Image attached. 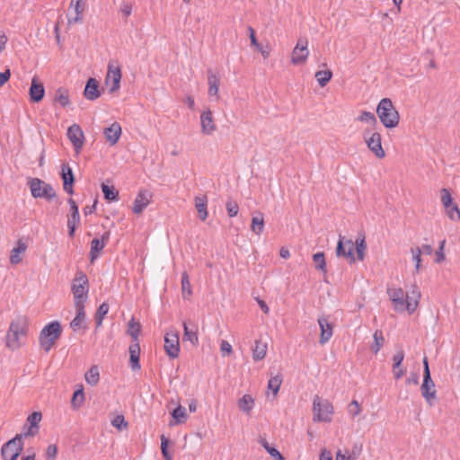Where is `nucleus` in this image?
<instances>
[{
	"mask_svg": "<svg viewBox=\"0 0 460 460\" xmlns=\"http://www.w3.org/2000/svg\"><path fill=\"white\" fill-rule=\"evenodd\" d=\"M28 322L25 316H18L12 321L6 334V346L12 350L19 349L22 345L21 340L27 335Z\"/></svg>",
	"mask_w": 460,
	"mask_h": 460,
	"instance_id": "obj_1",
	"label": "nucleus"
},
{
	"mask_svg": "<svg viewBox=\"0 0 460 460\" xmlns=\"http://www.w3.org/2000/svg\"><path fill=\"white\" fill-rule=\"evenodd\" d=\"M376 113L381 123L387 128H395L400 120V115L391 99L383 98L376 107Z\"/></svg>",
	"mask_w": 460,
	"mask_h": 460,
	"instance_id": "obj_2",
	"label": "nucleus"
},
{
	"mask_svg": "<svg viewBox=\"0 0 460 460\" xmlns=\"http://www.w3.org/2000/svg\"><path fill=\"white\" fill-rule=\"evenodd\" d=\"M61 333L62 328L58 321L49 323L40 332L39 342L40 348L45 352H49L55 345L57 340L59 339Z\"/></svg>",
	"mask_w": 460,
	"mask_h": 460,
	"instance_id": "obj_3",
	"label": "nucleus"
},
{
	"mask_svg": "<svg viewBox=\"0 0 460 460\" xmlns=\"http://www.w3.org/2000/svg\"><path fill=\"white\" fill-rule=\"evenodd\" d=\"M333 413L332 404L325 399L315 395L313 401V420L314 422H330Z\"/></svg>",
	"mask_w": 460,
	"mask_h": 460,
	"instance_id": "obj_4",
	"label": "nucleus"
},
{
	"mask_svg": "<svg viewBox=\"0 0 460 460\" xmlns=\"http://www.w3.org/2000/svg\"><path fill=\"white\" fill-rule=\"evenodd\" d=\"M31 196L35 199H45L48 201L52 200L57 197L56 191L51 184L39 178H31L28 181Z\"/></svg>",
	"mask_w": 460,
	"mask_h": 460,
	"instance_id": "obj_5",
	"label": "nucleus"
},
{
	"mask_svg": "<svg viewBox=\"0 0 460 460\" xmlns=\"http://www.w3.org/2000/svg\"><path fill=\"white\" fill-rule=\"evenodd\" d=\"M89 288V281L85 273L79 271L73 280L72 292L75 303L84 305Z\"/></svg>",
	"mask_w": 460,
	"mask_h": 460,
	"instance_id": "obj_6",
	"label": "nucleus"
},
{
	"mask_svg": "<svg viewBox=\"0 0 460 460\" xmlns=\"http://www.w3.org/2000/svg\"><path fill=\"white\" fill-rule=\"evenodd\" d=\"M22 449V436H15L3 445L1 448L2 458L3 460H17Z\"/></svg>",
	"mask_w": 460,
	"mask_h": 460,
	"instance_id": "obj_7",
	"label": "nucleus"
},
{
	"mask_svg": "<svg viewBox=\"0 0 460 460\" xmlns=\"http://www.w3.org/2000/svg\"><path fill=\"white\" fill-rule=\"evenodd\" d=\"M363 137L369 150L373 152L377 158L385 157V153L382 147V137L380 133L365 130Z\"/></svg>",
	"mask_w": 460,
	"mask_h": 460,
	"instance_id": "obj_8",
	"label": "nucleus"
},
{
	"mask_svg": "<svg viewBox=\"0 0 460 460\" xmlns=\"http://www.w3.org/2000/svg\"><path fill=\"white\" fill-rule=\"evenodd\" d=\"M120 80H121V71L117 60H111L108 63L107 67V75L105 78V84L110 85L111 82V86L110 92H115L120 87Z\"/></svg>",
	"mask_w": 460,
	"mask_h": 460,
	"instance_id": "obj_9",
	"label": "nucleus"
},
{
	"mask_svg": "<svg viewBox=\"0 0 460 460\" xmlns=\"http://www.w3.org/2000/svg\"><path fill=\"white\" fill-rule=\"evenodd\" d=\"M354 248L355 244L352 240L340 236L336 247V255L338 257L345 258L349 263H353L356 261Z\"/></svg>",
	"mask_w": 460,
	"mask_h": 460,
	"instance_id": "obj_10",
	"label": "nucleus"
},
{
	"mask_svg": "<svg viewBox=\"0 0 460 460\" xmlns=\"http://www.w3.org/2000/svg\"><path fill=\"white\" fill-rule=\"evenodd\" d=\"M420 392L427 403L429 406H433L437 400V391L435 388V383L431 378V375L423 376V382L420 385Z\"/></svg>",
	"mask_w": 460,
	"mask_h": 460,
	"instance_id": "obj_11",
	"label": "nucleus"
},
{
	"mask_svg": "<svg viewBox=\"0 0 460 460\" xmlns=\"http://www.w3.org/2000/svg\"><path fill=\"white\" fill-rule=\"evenodd\" d=\"M164 349L171 358L179 356L180 343L177 332H167L164 336Z\"/></svg>",
	"mask_w": 460,
	"mask_h": 460,
	"instance_id": "obj_12",
	"label": "nucleus"
},
{
	"mask_svg": "<svg viewBox=\"0 0 460 460\" xmlns=\"http://www.w3.org/2000/svg\"><path fill=\"white\" fill-rule=\"evenodd\" d=\"M68 139L71 141L75 150L79 152L84 146V132L78 124L70 126L66 132Z\"/></svg>",
	"mask_w": 460,
	"mask_h": 460,
	"instance_id": "obj_13",
	"label": "nucleus"
},
{
	"mask_svg": "<svg viewBox=\"0 0 460 460\" xmlns=\"http://www.w3.org/2000/svg\"><path fill=\"white\" fill-rule=\"evenodd\" d=\"M61 178L63 181V189L65 192L72 195L74 193L73 184L75 182V176L72 168L67 164H63L61 166Z\"/></svg>",
	"mask_w": 460,
	"mask_h": 460,
	"instance_id": "obj_14",
	"label": "nucleus"
},
{
	"mask_svg": "<svg viewBox=\"0 0 460 460\" xmlns=\"http://www.w3.org/2000/svg\"><path fill=\"white\" fill-rule=\"evenodd\" d=\"M151 199L152 195L148 190H140L133 202L132 211L140 214L150 204Z\"/></svg>",
	"mask_w": 460,
	"mask_h": 460,
	"instance_id": "obj_15",
	"label": "nucleus"
},
{
	"mask_svg": "<svg viewBox=\"0 0 460 460\" xmlns=\"http://www.w3.org/2000/svg\"><path fill=\"white\" fill-rule=\"evenodd\" d=\"M317 322L321 330L319 343L323 345L327 343L332 337L333 325L329 323L326 317L323 316L318 318Z\"/></svg>",
	"mask_w": 460,
	"mask_h": 460,
	"instance_id": "obj_16",
	"label": "nucleus"
},
{
	"mask_svg": "<svg viewBox=\"0 0 460 460\" xmlns=\"http://www.w3.org/2000/svg\"><path fill=\"white\" fill-rule=\"evenodd\" d=\"M300 45L301 43H297L292 53L291 62L294 65L304 64L309 55V50L307 49V40H304V45L302 47H300Z\"/></svg>",
	"mask_w": 460,
	"mask_h": 460,
	"instance_id": "obj_17",
	"label": "nucleus"
},
{
	"mask_svg": "<svg viewBox=\"0 0 460 460\" xmlns=\"http://www.w3.org/2000/svg\"><path fill=\"white\" fill-rule=\"evenodd\" d=\"M388 296L394 303L396 311H402L405 305V294L402 288H389Z\"/></svg>",
	"mask_w": 460,
	"mask_h": 460,
	"instance_id": "obj_18",
	"label": "nucleus"
},
{
	"mask_svg": "<svg viewBox=\"0 0 460 460\" xmlns=\"http://www.w3.org/2000/svg\"><path fill=\"white\" fill-rule=\"evenodd\" d=\"M75 317L71 321L70 327L74 331H77L80 329H85L84 320H85V312H84V305L78 303H75Z\"/></svg>",
	"mask_w": 460,
	"mask_h": 460,
	"instance_id": "obj_19",
	"label": "nucleus"
},
{
	"mask_svg": "<svg viewBox=\"0 0 460 460\" xmlns=\"http://www.w3.org/2000/svg\"><path fill=\"white\" fill-rule=\"evenodd\" d=\"M420 298V292L418 288L414 285L412 286V289L406 295L405 297V305L404 308L407 309L409 314H412L419 305V300Z\"/></svg>",
	"mask_w": 460,
	"mask_h": 460,
	"instance_id": "obj_20",
	"label": "nucleus"
},
{
	"mask_svg": "<svg viewBox=\"0 0 460 460\" xmlns=\"http://www.w3.org/2000/svg\"><path fill=\"white\" fill-rule=\"evenodd\" d=\"M201 131L206 135H210L216 130V125L213 120V115L210 110L204 111L200 115Z\"/></svg>",
	"mask_w": 460,
	"mask_h": 460,
	"instance_id": "obj_21",
	"label": "nucleus"
},
{
	"mask_svg": "<svg viewBox=\"0 0 460 460\" xmlns=\"http://www.w3.org/2000/svg\"><path fill=\"white\" fill-rule=\"evenodd\" d=\"M110 238V233L106 232L102 234V238H93L91 242V260L92 261H94L98 256L99 253L103 250L105 246V241L109 240Z\"/></svg>",
	"mask_w": 460,
	"mask_h": 460,
	"instance_id": "obj_22",
	"label": "nucleus"
},
{
	"mask_svg": "<svg viewBox=\"0 0 460 460\" xmlns=\"http://www.w3.org/2000/svg\"><path fill=\"white\" fill-rule=\"evenodd\" d=\"M84 96L89 101H94L100 97L99 83L94 78H89L86 82Z\"/></svg>",
	"mask_w": 460,
	"mask_h": 460,
	"instance_id": "obj_23",
	"label": "nucleus"
},
{
	"mask_svg": "<svg viewBox=\"0 0 460 460\" xmlns=\"http://www.w3.org/2000/svg\"><path fill=\"white\" fill-rule=\"evenodd\" d=\"M103 134L107 142L113 146L118 142L121 135V127L118 122H113L110 127L104 128Z\"/></svg>",
	"mask_w": 460,
	"mask_h": 460,
	"instance_id": "obj_24",
	"label": "nucleus"
},
{
	"mask_svg": "<svg viewBox=\"0 0 460 460\" xmlns=\"http://www.w3.org/2000/svg\"><path fill=\"white\" fill-rule=\"evenodd\" d=\"M30 98L33 102H40L45 94V89L41 83L38 81L36 77H34L31 81V84L30 87Z\"/></svg>",
	"mask_w": 460,
	"mask_h": 460,
	"instance_id": "obj_25",
	"label": "nucleus"
},
{
	"mask_svg": "<svg viewBox=\"0 0 460 460\" xmlns=\"http://www.w3.org/2000/svg\"><path fill=\"white\" fill-rule=\"evenodd\" d=\"M129 366L133 371L139 370L141 368L139 363L140 357V346L138 342H133L129 348Z\"/></svg>",
	"mask_w": 460,
	"mask_h": 460,
	"instance_id": "obj_26",
	"label": "nucleus"
},
{
	"mask_svg": "<svg viewBox=\"0 0 460 460\" xmlns=\"http://www.w3.org/2000/svg\"><path fill=\"white\" fill-rule=\"evenodd\" d=\"M195 208L200 220L205 221L208 217V198L206 195L195 197Z\"/></svg>",
	"mask_w": 460,
	"mask_h": 460,
	"instance_id": "obj_27",
	"label": "nucleus"
},
{
	"mask_svg": "<svg viewBox=\"0 0 460 460\" xmlns=\"http://www.w3.org/2000/svg\"><path fill=\"white\" fill-rule=\"evenodd\" d=\"M264 216L257 212L252 217L251 230L257 235H261L264 231Z\"/></svg>",
	"mask_w": 460,
	"mask_h": 460,
	"instance_id": "obj_28",
	"label": "nucleus"
},
{
	"mask_svg": "<svg viewBox=\"0 0 460 460\" xmlns=\"http://www.w3.org/2000/svg\"><path fill=\"white\" fill-rule=\"evenodd\" d=\"M26 249L27 245L22 240H19L16 247L11 251L10 262L13 265L20 263L22 260L20 254L24 253Z\"/></svg>",
	"mask_w": 460,
	"mask_h": 460,
	"instance_id": "obj_29",
	"label": "nucleus"
},
{
	"mask_svg": "<svg viewBox=\"0 0 460 460\" xmlns=\"http://www.w3.org/2000/svg\"><path fill=\"white\" fill-rule=\"evenodd\" d=\"M208 81L209 84L208 93L209 95H217L218 88L220 84V78L218 75L212 73L211 70L208 72Z\"/></svg>",
	"mask_w": 460,
	"mask_h": 460,
	"instance_id": "obj_30",
	"label": "nucleus"
},
{
	"mask_svg": "<svg viewBox=\"0 0 460 460\" xmlns=\"http://www.w3.org/2000/svg\"><path fill=\"white\" fill-rule=\"evenodd\" d=\"M67 202L70 206V214L68 215L67 225H70V224H77L78 225L80 222V215H79L78 207L73 199H68Z\"/></svg>",
	"mask_w": 460,
	"mask_h": 460,
	"instance_id": "obj_31",
	"label": "nucleus"
},
{
	"mask_svg": "<svg viewBox=\"0 0 460 460\" xmlns=\"http://www.w3.org/2000/svg\"><path fill=\"white\" fill-rule=\"evenodd\" d=\"M267 343L261 342V341H255V345L252 349V358L254 360H261L265 358L267 353Z\"/></svg>",
	"mask_w": 460,
	"mask_h": 460,
	"instance_id": "obj_32",
	"label": "nucleus"
},
{
	"mask_svg": "<svg viewBox=\"0 0 460 460\" xmlns=\"http://www.w3.org/2000/svg\"><path fill=\"white\" fill-rule=\"evenodd\" d=\"M373 340H374V341L371 346V350L375 354H377L385 343V338L383 335V332L381 330H376L373 334Z\"/></svg>",
	"mask_w": 460,
	"mask_h": 460,
	"instance_id": "obj_33",
	"label": "nucleus"
},
{
	"mask_svg": "<svg viewBox=\"0 0 460 460\" xmlns=\"http://www.w3.org/2000/svg\"><path fill=\"white\" fill-rule=\"evenodd\" d=\"M102 190L106 200L116 201L119 199V191L113 186H109L105 183H102Z\"/></svg>",
	"mask_w": 460,
	"mask_h": 460,
	"instance_id": "obj_34",
	"label": "nucleus"
},
{
	"mask_svg": "<svg viewBox=\"0 0 460 460\" xmlns=\"http://www.w3.org/2000/svg\"><path fill=\"white\" fill-rule=\"evenodd\" d=\"M254 406V400L250 394H244L238 401V407L244 412H249Z\"/></svg>",
	"mask_w": 460,
	"mask_h": 460,
	"instance_id": "obj_35",
	"label": "nucleus"
},
{
	"mask_svg": "<svg viewBox=\"0 0 460 460\" xmlns=\"http://www.w3.org/2000/svg\"><path fill=\"white\" fill-rule=\"evenodd\" d=\"M354 244H355L354 250H356L357 258L358 261H362L365 258V252L367 250V243L365 241V237L363 236L361 238H357Z\"/></svg>",
	"mask_w": 460,
	"mask_h": 460,
	"instance_id": "obj_36",
	"label": "nucleus"
},
{
	"mask_svg": "<svg viewBox=\"0 0 460 460\" xmlns=\"http://www.w3.org/2000/svg\"><path fill=\"white\" fill-rule=\"evenodd\" d=\"M332 77V72L329 69L327 70H320L315 73V78L318 82L319 85L323 87L325 86L329 81Z\"/></svg>",
	"mask_w": 460,
	"mask_h": 460,
	"instance_id": "obj_37",
	"label": "nucleus"
},
{
	"mask_svg": "<svg viewBox=\"0 0 460 460\" xmlns=\"http://www.w3.org/2000/svg\"><path fill=\"white\" fill-rule=\"evenodd\" d=\"M100 374L97 367H92L86 373H85V381L88 385L93 386L97 385L99 381Z\"/></svg>",
	"mask_w": 460,
	"mask_h": 460,
	"instance_id": "obj_38",
	"label": "nucleus"
},
{
	"mask_svg": "<svg viewBox=\"0 0 460 460\" xmlns=\"http://www.w3.org/2000/svg\"><path fill=\"white\" fill-rule=\"evenodd\" d=\"M108 312L109 305L106 302H103L102 304L100 305L95 314V322L97 328L102 324L103 318L108 314Z\"/></svg>",
	"mask_w": 460,
	"mask_h": 460,
	"instance_id": "obj_39",
	"label": "nucleus"
},
{
	"mask_svg": "<svg viewBox=\"0 0 460 460\" xmlns=\"http://www.w3.org/2000/svg\"><path fill=\"white\" fill-rule=\"evenodd\" d=\"M55 101L59 102L62 107H66L69 104L68 92L64 88H58L55 95Z\"/></svg>",
	"mask_w": 460,
	"mask_h": 460,
	"instance_id": "obj_40",
	"label": "nucleus"
},
{
	"mask_svg": "<svg viewBox=\"0 0 460 460\" xmlns=\"http://www.w3.org/2000/svg\"><path fill=\"white\" fill-rule=\"evenodd\" d=\"M141 326L138 323L132 318L128 323V333L132 337L134 342H138V335L140 333Z\"/></svg>",
	"mask_w": 460,
	"mask_h": 460,
	"instance_id": "obj_41",
	"label": "nucleus"
},
{
	"mask_svg": "<svg viewBox=\"0 0 460 460\" xmlns=\"http://www.w3.org/2000/svg\"><path fill=\"white\" fill-rule=\"evenodd\" d=\"M183 340L189 341L193 345H198L199 343V338L196 331H191L189 329L186 323H183Z\"/></svg>",
	"mask_w": 460,
	"mask_h": 460,
	"instance_id": "obj_42",
	"label": "nucleus"
},
{
	"mask_svg": "<svg viewBox=\"0 0 460 460\" xmlns=\"http://www.w3.org/2000/svg\"><path fill=\"white\" fill-rule=\"evenodd\" d=\"M282 384V376L281 375H277L275 376H271L268 383V388L270 389L274 395L279 391V387Z\"/></svg>",
	"mask_w": 460,
	"mask_h": 460,
	"instance_id": "obj_43",
	"label": "nucleus"
},
{
	"mask_svg": "<svg viewBox=\"0 0 460 460\" xmlns=\"http://www.w3.org/2000/svg\"><path fill=\"white\" fill-rule=\"evenodd\" d=\"M172 415L175 419L177 423H182L187 420L186 409L181 405L176 407L172 411Z\"/></svg>",
	"mask_w": 460,
	"mask_h": 460,
	"instance_id": "obj_44",
	"label": "nucleus"
},
{
	"mask_svg": "<svg viewBox=\"0 0 460 460\" xmlns=\"http://www.w3.org/2000/svg\"><path fill=\"white\" fill-rule=\"evenodd\" d=\"M313 261L317 270L326 271V262L323 252H316L313 255Z\"/></svg>",
	"mask_w": 460,
	"mask_h": 460,
	"instance_id": "obj_45",
	"label": "nucleus"
},
{
	"mask_svg": "<svg viewBox=\"0 0 460 460\" xmlns=\"http://www.w3.org/2000/svg\"><path fill=\"white\" fill-rule=\"evenodd\" d=\"M358 120L362 122H367L371 125H376L377 119L374 113L367 111H361L360 115L358 117Z\"/></svg>",
	"mask_w": 460,
	"mask_h": 460,
	"instance_id": "obj_46",
	"label": "nucleus"
},
{
	"mask_svg": "<svg viewBox=\"0 0 460 460\" xmlns=\"http://www.w3.org/2000/svg\"><path fill=\"white\" fill-rule=\"evenodd\" d=\"M261 445L266 449V451L272 456L275 460H283L284 457L281 453L275 447L269 445L266 440L261 441Z\"/></svg>",
	"mask_w": 460,
	"mask_h": 460,
	"instance_id": "obj_47",
	"label": "nucleus"
},
{
	"mask_svg": "<svg viewBox=\"0 0 460 460\" xmlns=\"http://www.w3.org/2000/svg\"><path fill=\"white\" fill-rule=\"evenodd\" d=\"M440 199L444 208H448L451 204H453V199L451 196V192L448 189L443 188L440 190Z\"/></svg>",
	"mask_w": 460,
	"mask_h": 460,
	"instance_id": "obj_48",
	"label": "nucleus"
},
{
	"mask_svg": "<svg viewBox=\"0 0 460 460\" xmlns=\"http://www.w3.org/2000/svg\"><path fill=\"white\" fill-rule=\"evenodd\" d=\"M84 400V394L83 389L76 390L72 397L71 404L74 408H78L82 405Z\"/></svg>",
	"mask_w": 460,
	"mask_h": 460,
	"instance_id": "obj_49",
	"label": "nucleus"
},
{
	"mask_svg": "<svg viewBox=\"0 0 460 460\" xmlns=\"http://www.w3.org/2000/svg\"><path fill=\"white\" fill-rule=\"evenodd\" d=\"M226 208L227 211V214L230 217H234L237 216L239 211V206L236 201L233 199H228L226 203Z\"/></svg>",
	"mask_w": 460,
	"mask_h": 460,
	"instance_id": "obj_50",
	"label": "nucleus"
},
{
	"mask_svg": "<svg viewBox=\"0 0 460 460\" xmlns=\"http://www.w3.org/2000/svg\"><path fill=\"white\" fill-rule=\"evenodd\" d=\"M168 444H169L168 438L164 435H162L161 436L162 455H163L164 460H172V456L168 451Z\"/></svg>",
	"mask_w": 460,
	"mask_h": 460,
	"instance_id": "obj_51",
	"label": "nucleus"
},
{
	"mask_svg": "<svg viewBox=\"0 0 460 460\" xmlns=\"http://www.w3.org/2000/svg\"><path fill=\"white\" fill-rule=\"evenodd\" d=\"M181 290L184 297L186 294L188 296H190L192 294L189 276L186 272L182 273L181 275Z\"/></svg>",
	"mask_w": 460,
	"mask_h": 460,
	"instance_id": "obj_52",
	"label": "nucleus"
},
{
	"mask_svg": "<svg viewBox=\"0 0 460 460\" xmlns=\"http://www.w3.org/2000/svg\"><path fill=\"white\" fill-rule=\"evenodd\" d=\"M111 425L119 430H122L128 427V422L125 420L123 415H117L112 420Z\"/></svg>",
	"mask_w": 460,
	"mask_h": 460,
	"instance_id": "obj_53",
	"label": "nucleus"
},
{
	"mask_svg": "<svg viewBox=\"0 0 460 460\" xmlns=\"http://www.w3.org/2000/svg\"><path fill=\"white\" fill-rule=\"evenodd\" d=\"M71 6H74L75 11L76 13V17L75 19V22L81 20L80 15L84 12V3L82 0H71Z\"/></svg>",
	"mask_w": 460,
	"mask_h": 460,
	"instance_id": "obj_54",
	"label": "nucleus"
},
{
	"mask_svg": "<svg viewBox=\"0 0 460 460\" xmlns=\"http://www.w3.org/2000/svg\"><path fill=\"white\" fill-rule=\"evenodd\" d=\"M404 358V352L400 349L393 357V370L399 368Z\"/></svg>",
	"mask_w": 460,
	"mask_h": 460,
	"instance_id": "obj_55",
	"label": "nucleus"
},
{
	"mask_svg": "<svg viewBox=\"0 0 460 460\" xmlns=\"http://www.w3.org/2000/svg\"><path fill=\"white\" fill-rule=\"evenodd\" d=\"M41 413L39 411H34L31 415H29L27 421L30 423V426H33L35 428H39V422L41 420Z\"/></svg>",
	"mask_w": 460,
	"mask_h": 460,
	"instance_id": "obj_56",
	"label": "nucleus"
},
{
	"mask_svg": "<svg viewBox=\"0 0 460 460\" xmlns=\"http://www.w3.org/2000/svg\"><path fill=\"white\" fill-rule=\"evenodd\" d=\"M446 214L451 220L456 219V214L459 210V208L456 204H451L448 208H445Z\"/></svg>",
	"mask_w": 460,
	"mask_h": 460,
	"instance_id": "obj_57",
	"label": "nucleus"
},
{
	"mask_svg": "<svg viewBox=\"0 0 460 460\" xmlns=\"http://www.w3.org/2000/svg\"><path fill=\"white\" fill-rule=\"evenodd\" d=\"M361 411V408L358 401L353 400L349 405V412L353 417L358 416Z\"/></svg>",
	"mask_w": 460,
	"mask_h": 460,
	"instance_id": "obj_58",
	"label": "nucleus"
},
{
	"mask_svg": "<svg viewBox=\"0 0 460 460\" xmlns=\"http://www.w3.org/2000/svg\"><path fill=\"white\" fill-rule=\"evenodd\" d=\"M39 431V428H35L33 426L24 427V431L22 434H17L16 436H22V438L33 437Z\"/></svg>",
	"mask_w": 460,
	"mask_h": 460,
	"instance_id": "obj_59",
	"label": "nucleus"
},
{
	"mask_svg": "<svg viewBox=\"0 0 460 460\" xmlns=\"http://www.w3.org/2000/svg\"><path fill=\"white\" fill-rule=\"evenodd\" d=\"M57 453H58V447L56 445L52 444V445H49L48 447H47V450H46V457L49 459V460H54L56 458V456H57Z\"/></svg>",
	"mask_w": 460,
	"mask_h": 460,
	"instance_id": "obj_60",
	"label": "nucleus"
},
{
	"mask_svg": "<svg viewBox=\"0 0 460 460\" xmlns=\"http://www.w3.org/2000/svg\"><path fill=\"white\" fill-rule=\"evenodd\" d=\"M119 10L126 17L129 16L132 13L131 3L124 1L120 5Z\"/></svg>",
	"mask_w": 460,
	"mask_h": 460,
	"instance_id": "obj_61",
	"label": "nucleus"
},
{
	"mask_svg": "<svg viewBox=\"0 0 460 460\" xmlns=\"http://www.w3.org/2000/svg\"><path fill=\"white\" fill-rule=\"evenodd\" d=\"M445 243H446V240H443L442 242H440L438 251L436 252V256H437L436 261L438 263H440L441 261H443L445 260V254L443 252Z\"/></svg>",
	"mask_w": 460,
	"mask_h": 460,
	"instance_id": "obj_62",
	"label": "nucleus"
},
{
	"mask_svg": "<svg viewBox=\"0 0 460 460\" xmlns=\"http://www.w3.org/2000/svg\"><path fill=\"white\" fill-rule=\"evenodd\" d=\"M411 252L412 254V260L415 263L421 262V251L419 247L411 248Z\"/></svg>",
	"mask_w": 460,
	"mask_h": 460,
	"instance_id": "obj_63",
	"label": "nucleus"
},
{
	"mask_svg": "<svg viewBox=\"0 0 460 460\" xmlns=\"http://www.w3.org/2000/svg\"><path fill=\"white\" fill-rule=\"evenodd\" d=\"M11 76V72L9 69L4 70V72H0V87L4 85Z\"/></svg>",
	"mask_w": 460,
	"mask_h": 460,
	"instance_id": "obj_64",
	"label": "nucleus"
}]
</instances>
